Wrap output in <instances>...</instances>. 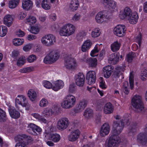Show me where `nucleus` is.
Wrapping results in <instances>:
<instances>
[{
  "instance_id": "1",
  "label": "nucleus",
  "mask_w": 147,
  "mask_h": 147,
  "mask_svg": "<svg viewBox=\"0 0 147 147\" xmlns=\"http://www.w3.org/2000/svg\"><path fill=\"white\" fill-rule=\"evenodd\" d=\"M75 30L76 27L74 25L70 23H67L61 28L59 33L61 36L68 37L74 34Z\"/></svg>"
},
{
  "instance_id": "2",
  "label": "nucleus",
  "mask_w": 147,
  "mask_h": 147,
  "mask_svg": "<svg viewBox=\"0 0 147 147\" xmlns=\"http://www.w3.org/2000/svg\"><path fill=\"white\" fill-rule=\"evenodd\" d=\"M131 104L135 111L141 113L144 110V107L141 96L138 94L134 96L131 99Z\"/></svg>"
},
{
  "instance_id": "3",
  "label": "nucleus",
  "mask_w": 147,
  "mask_h": 147,
  "mask_svg": "<svg viewBox=\"0 0 147 147\" xmlns=\"http://www.w3.org/2000/svg\"><path fill=\"white\" fill-rule=\"evenodd\" d=\"M111 132L112 134L109 139L107 146L108 147H116L120 142V138L118 136L120 132L117 129H113Z\"/></svg>"
},
{
  "instance_id": "4",
  "label": "nucleus",
  "mask_w": 147,
  "mask_h": 147,
  "mask_svg": "<svg viewBox=\"0 0 147 147\" xmlns=\"http://www.w3.org/2000/svg\"><path fill=\"white\" fill-rule=\"evenodd\" d=\"M76 101L75 96L72 95L68 94L64 98L61 104L62 107L65 109H69L73 107Z\"/></svg>"
},
{
  "instance_id": "5",
  "label": "nucleus",
  "mask_w": 147,
  "mask_h": 147,
  "mask_svg": "<svg viewBox=\"0 0 147 147\" xmlns=\"http://www.w3.org/2000/svg\"><path fill=\"white\" fill-rule=\"evenodd\" d=\"M31 138L25 134L19 135L15 138V140L19 142L17 143L15 147H27L31 141Z\"/></svg>"
},
{
  "instance_id": "6",
  "label": "nucleus",
  "mask_w": 147,
  "mask_h": 147,
  "mask_svg": "<svg viewBox=\"0 0 147 147\" xmlns=\"http://www.w3.org/2000/svg\"><path fill=\"white\" fill-rule=\"evenodd\" d=\"M56 41L55 36L52 34H48L43 36L41 39L42 44L47 47L53 45Z\"/></svg>"
},
{
  "instance_id": "7",
  "label": "nucleus",
  "mask_w": 147,
  "mask_h": 147,
  "mask_svg": "<svg viewBox=\"0 0 147 147\" xmlns=\"http://www.w3.org/2000/svg\"><path fill=\"white\" fill-rule=\"evenodd\" d=\"M59 53L57 51L53 50L44 58L43 61L47 64H51L56 62L59 57Z\"/></svg>"
},
{
  "instance_id": "8",
  "label": "nucleus",
  "mask_w": 147,
  "mask_h": 147,
  "mask_svg": "<svg viewBox=\"0 0 147 147\" xmlns=\"http://www.w3.org/2000/svg\"><path fill=\"white\" fill-rule=\"evenodd\" d=\"M64 65L68 69H75L78 65L76 59L71 55L67 56L65 59Z\"/></svg>"
},
{
  "instance_id": "9",
  "label": "nucleus",
  "mask_w": 147,
  "mask_h": 147,
  "mask_svg": "<svg viewBox=\"0 0 147 147\" xmlns=\"http://www.w3.org/2000/svg\"><path fill=\"white\" fill-rule=\"evenodd\" d=\"M109 18L106 11H101L98 12L96 16L95 20L99 23H102L106 21Z\"/></svg>"
},
{
  "instance_id": "10",
  "label": "nucleus",
  "mask_w": 147,
  "mask_h": 147,
  "mask_svg": "<svg viewBox=\"0 0 147 147\" xmlns=\"http://www.w3.org/2000/svg\"><path fill=\"white\" fill-rule=\"evenodd\" d=\"M126 31L125 26L123 25H119L114 28L113 30L114 34L119 37L124 36Z\"/></svg>"
},
{
  "instance_id": "11",
  "label": "nucleus",
  "mask_w": 147,
  "mask_h": 147,
  "mask_svg": "<svg viewBox=\"0 0 147 147\" xmlns=\"http://www.w3.org/2000/svg\"><path fill=\"white\" fill-rule=\"evenodd\" d=\"M51 129H46L45 130L46 135L45 136L48 138L49 140H52L54 142H57L61 139L60 135L57 134H51L50 133Z\"/></svg>"
},
{
  "instance_id": "12",
  "label": "nucleus",
  "mask_w": 147,
  "mask_h": 147,
  "mask_svg": "<svg viewBox=\"0 0 147 147\" xmlns=\"http://www.w3.org/2000/svg\"><path fill=\"white\" fill-rule=\"evenodd\" d=\"M26 97L23 95H19L16 98L15 100V106L20 111L22 105L26 100Z\"/></svg>"
},
{
  "instance_id": "13",
  "label": "nucleus",
  "mask_w": 147,
  "mask_h": 147,
  "mask_svg": "<svg viewBox=\"0 0 147 147\" xmlns=\"http://www.w3.org/2000/svg\"><path fill=\"white\" fill-rule=\"evenodd\" d=\"M69 124L68 119L65 117L59 119L57 123V127L58 129H66Z\"/></svg>"
},
{
  "instance_id": "14",
  "label": "nucleus",
  "mask_w": 147,
  "mask_h": 147,
  "mask_svg": "<svg viewBox=\"0 0 147 147\" xmlns=\"http://www.w3.org/2000/svg\"><path fill=\"white\" fill-rule=\"evenodd\" d=\"M131 9L127 7L124 9L120 11L119 16L120 18L122 19L128 18L133 13Z\"/></svg>"
},
{
  "instance_id": "15",
  "label": "nucleus",
  "mask_w": 147,
  "mask_h": 147,
  "mask_svg": "<svg viewBox=\"0 0 147 147\" xmlns=\"http://www.w3.org/2000/svg\"><path fill=\"white\" fill-rule=\"evenodd\" d=\"M85 77L84 75L79 73L75 76V82L77 85L80 87L82 86L84 83Z\"/></svg>"
},
{
  "instance_id": "16",
  "label": "nucleus",
  "mask_w": 147,
  "mask_h": 147,
  "mask_svg": "<svg viewBox=\"0 0 147 147\" xmlns=\"http://www.w3.org/2000/svg\"><path fill=\"white\" fill-rule=\"evenodd\" d=\"M86 78L88 80L89 84L94 83L96 80L95 72L93 71H89L87 74Z\"/></svg>"
},
{
  "instance_id": "17",
  "label": "nucleus",
  "mask_w": 147,
  "mask_h": 147,
  "mask_svg": "<svg viewBox=\"0 0 147 147\" xmlns=\"http://www.w3.org/2000/svg\"><path fill=\"white\" fill-rule=\"evenodd\" d=\"M53 90L55 91H57L63 88L64 85L63 81L61 80H57L53 82Z\"/></svg>"
},
{
  "instance_id": "18",
  "label": "nucleus",
  "mask_w": 147,
  "mask_h": 147,
  "mask_svg": "<svg viewBox=\"0 0 147 147\" xmlns=\"http://www.w3.org/2000/svg\"><path fill=\"white\" fill-rule=\"evenodd\" d=\"M80 133L78 129L73 131L69 135L68 139L69 141L73 142L76 140L80 137Z\"/></svg>"
},
{
  "instance_id": "19",
  "label": "nucleus",
  "mask_w": 147,
  "mask_h": 147,
  "mask_svg": "<svg viewBox=\"0 0 147 147\" xmlns=\"http://www.w3.org/2000/svg\"><path fill=\"white\" fill-rule=\"evenodd\" d=\"M137 142L143 146L146 145L147 143V137L143 133H140L137 136Z\"/></svg>"
},
{
  "instance_id": "20",
  "label": "nucleus",
  "mask_w": 147,
  "mask_h": 147,
  "mask_svg": "<svg viewBox=\"0 0 147 147\" xmlns=\"http://www.w3.org/2000/svg\"><path fill=\"white\" fill-rule=\"evenodd\" d=\"M120 55L119 53L112 54L109 56L108 60L110 63L116 64L118 62Z\"/></svg>"
},
{
  "instance_id": "21",
  "label": "nucleus",
  "mask_w": 147,
  "mask_h": 147,
  "mask_svg": "<svg viewBox=\"0 0 147 147\" xmlns=\"http://www.w3.org/2000/svg\"><path fill=\"white\" fill-rule=\"evenodd\" d=\"M113 67L112 66L108 65L103 68L104 77L107 78H109L113 72Z\"/></svg>"
},
{
  "instance_id": "22",
  "label": "nucleus",
  "mask_w": 147,
  "mask_h": 147,
  "mask_svg": "<svg viewBox=\"0 0 147 147\" xmlns=\"http://www.w3.org/2000/svg\"><path fill=\"white\" fill-rule=\"evenodd\" d=\"M125 117H121L120 116L117 115L115 116V118L116 120L121 119V127H125L129 125V120L127 117V115H125Z\"/></svg>"
},
{
  "instance_id": "23",
  "label": "nucleus",
  "mask_w": 147,
  "mask_h": 147,
  "mask_svg": "<svg viewBox=\"0 0 147 147\" xmlns=\"http://www.w3.org/2000/svg\"><path fill=\"white\" fill-rule=\"evenodd\" d=\"M8 109L9 115L12 118L18 119L20 116V115L19 112L14 109L13 107L9 106Z\"/></svg>"
},
{
  "instance_id": "24",
  "label": "nucleus",
  "mask_w": 147,
  "mask_h": 147,
  "mask_svg": "<svg viewBox=\"0 0 147 147\" xmlns=\"http://www.w3.org/2000/svg\"><path fill=\"white\" fill-rule=\"evenodd\" d=\"M88 102L85 99H83L80 101L78 105L77 109L75 112L78 113L83 110L87 106Z\"/></svg>"
},
{
  "instance_id": "25",
  "label": "nucleus",
  "mask_w": 147,
  "mask_h": 147,
  "mask_svg": "<svg viewBox=\"0 0 147 147\" xmlns=\"http://www.w3.org/2000/svg\"><path fill=\"white\" fill-rule=\"evenodd\" d=\"M83 60L92 67H96L97 64V59L96 58H89L87 56H85Z\"/></svg>"
},
{
  "instance_id": "26",
  "label": "nucleus",
  "mask_w": 147,
  "mask_h": 147,
  "mask_svg": "<svg viewBox=\"0 0 147 147\" xmlns=\"http://www.w3.org/2000/svg\"><path fill=\"white\" fill-rule=\"evenodd\" d=\"M138 18V13L136 12H134L127 19L130 24H134L137 23Z\"/></svg>"
},
{
  "instance_id": "27",
  "label": "nucleus",
  "mask_w": 147,
  "mask_h": 147,
  "mask_svg": "<svg viewBox=\"0 0 147 147\" xmlns=\"http://www.w3.org/2000/svg\"><path fill=\"white\" fill-rule=\"evenodd\" d=\"M92 43L90 40L85 41L82 45L81 50L83 52L87 51L91 48Z\"/></svg>"
},
{
  "instance_id": "28",
  "label": "nucleus",
  "mask_w": 147,
  "mask_h": 147,
  "mask_svg": "<svg viewBox=\"0 0 147 147\" xmlns=\"http://www.w3.org/2000/svg\"><path fill=\"white\" fill-rule=\"evenodd\" d=\"M13 18L12 15L10 14L6 15L4 18V24L7 27H10L12 24Z\"/></svg>"
},
{
  "instance_id": "29",
  "label": "nucleus",
  "mask_w": 147,
  "mask_h": 147,
  "mask_svg": "<svg viewBox=\"0 0 147 147\" xmlns=\"http://www.w3.org/2000/svg\"><path fill=\"white\" fill-rule=\"evenodd\" d=\"M33 5L32 2L30 0H23L22 7L25 9L28 10L32 8Z\"/></svg>"
},
{
  "instance_id": "30",
  "label": "nucleus",
  "mask_w": 147,
  "mask_h": 147,
  "mask_svg": "<svg viewBox=\"0 0 147 147\" xmlns=\"http://www.w3.org/2000/svg\"><path fill=\"white\" fill-rule=\"evenodd\" d=\"M54 113V112L51 108L47 107L44 108L41 113L42 116L46 118H49Z\"/></svg>"
},
{
  "instance_id": "31",
  "label": "nucleus",
  "mask_w": 147,
  "mask_h": 147,
  "mask_svg": "<svg viewBox=\"0 0 147 147\" xmlns=\"http://www.w3.org/2000/svg\"><path fill=\"white\" fill-rule=\"evenodd\" d=\"M114 109L113 106L110 102L106 104L104 107V112L106 114H109L113 113Z\"/></svg>"
},
{
  "instance_id": "32",
  "label": "nucleus",
  "mask_w": 147,
  "mask_h": 147,
  "mask_svg": "<svg viewBox=\"0 0 147 147\" xmlns=\"http://www.w3.org/2000/svg\"><path fill=\"white\" fill-rule=\"evenodd\" d=\"M28 96L30 100L32 102L36 100L37 97L36 93L33 90L30 89L28 90Z\"/></svg>"
},
{
  "instance_id": "33",
  "label": "nucleus",
  "mask_w": 147,
  "mask_h": 147,
  "mask_svg": "<svg viewBox=\"0 0 147 147\" xmlns=\"http://www.w3.org/2000/svg\"><path fill=\"white\" fill-rule=\"evenodd\" d=\"M79 2L78 0H72L69 5V8L72 11H74L78 8Z\"/></svg>"
},
{
  "instance_id": "34",
  "label": "nucleus",
  "mask_w": 147,
  "mask_h": 147,
  "mask_svg": "<svg viewBox=\"0 0 147 147\" xmlns=\"http://www.w3.org/2000/svg\"><path fill=\"white\" fill-rule=\"evenodd\" d=\"M121 46L120 42L118 41L114 42L111 45V50L113 52L117 51L119 49Z\"/></svg>"
},
{
  "instance_id": "35",
  "label": "nucleus",
  "mask_w": 147,
  "mask_h": 147,
  "mask_svg": "<svg viewBox=\"0 0 147 147\" xmlns=\"http://www.w3.org/2000/svg\"><path fill=\"white\" fill-rule=\"evenodd\" d=\"M32 115L34 117L38 119L39 121L42 123H47L48 122L47 120L38 113H35L32 114Z\"/></svg>"
},
{
  "instance_id": "36",
  "label": "nucleus",
  "mask_w": 147,
  "mask_h": 147,
  "mask_svg": "<svg viewBox=\"0 0 147 147\" xmlns=\"http://www.w3.org/2000/svg\"><path fill=\"white\" fill-rule=\"evenodd\" d=\"M26 22L29 25H31L35 24L37 22L36 17L33 16H30L25 19Z\"/></svg>"
},
{
  "instance_id": "37",
  "label": "nucleus",
  "mask_w": 147,
  "mask_h": 147,
  "mask_svg": "<svg viewBox=\"0 0 147 147\" xmlns=\"http://www.w3.org/2000/svg\"><path fill=\"white\" fill-rule=\"evenodd\" d=\"M117 3L113 0L106 6H107L109 9L111 11H113L117 9Z\"/></svg>"
},
{
  "instance_id": "38",
  "label": "nucleus",
  "mask_w": 147,
  "mask_h": 147,
  "mask_svg": "<svg viewBox=\"0 0 147 147\" xmlns=\"http://www.w3.org/2000/svg\"><path fill=\"white\" fill-rule=\"evenodd\" d=\"M101 34L100 30L98 28L94 29L91 32V36L93 38H96L100 36Z\"/></svg>"
},
{
  "instance_id": "39",
  "label": "nucleus",
  "mask_w": 147,
  "mask_h": 147,
  "mask_svg": "<svg viewBox=\"0 0 147 147\" xmlns=\"http://www.w3.org/2000/svg\"><path fill=\"white\" fill-rule=\"evenodd\" d=\"M136 57L135 53L131 52L128 54L126 56V59L129 63L131 62Z\"/></svg>"
},
{
  "instance_id": "40",
  "label": "nucleus",
  "mask_w": 147,
  "mask_h": 147,
  "mask_svg": "<svg viewBox=\"0 0 147 147\" xmlns=\"http://www.w3.org/2000/svg\"><path fill=\"white\" fill-rule=\"evenodd\" d=\"M40 30L39 26L37 25H35L31 26L29 31L32 34H37L39 33Z\"/></svg>"
},
{
  "instance_id": "41",
  "label": "nucleus",
  "mask_w": 147,
  "mask_h": 147,
  "mask_svg": "<svg viewBox=\"0 0 147 147\" xmlns=\"http://www.w3.org/2000/svg\"><path fill=\"white\" fill-rule=\"evenodd\" d=\"M41 6L42 8L45 10H48L51 8L48 0H42L41 2Z\"/></svg>"
},
{
  "instance_id": "42",
  "label": "nucleus",
  "mask_w": 147,
  "mask_h": 147,
  "mask_svg": "<svg viewBox=\"0 0 147 147\" xmlns=\"http://www.w3.org/2000/svg\"><path fill=\"white\" fill-rule=\"evenodd\" d=\"M100 45H99L96 44L94 49L91 51L90 55L92 57L97 56V53H98L99 50Z\"/></svg>"
},
{
  "instance_id": "43",
  "label": "nucleus",
  "mask_w": 147,
  "mask_h": 147,
  "mask_svg": "<svg viewBox=\"0 0 147 147\" xmlns=\"http://www.w3.org/2000/svg\"><path fill=\"white\" fill-rule=\"evenodd\" d=\"M42 84L43 86L45 88L50 89H52L53 86V84L47 80H44L42 82Z\"/></svg>"
},
{
  "instance_id": "44",
  "label": "nucleus",
  "mask_w": 147,
  "mask_h": 147,
  "mask_svg": "<svg viewBox=\"0 0 147 147\" xmlns=\"http://www.w3.org/2000/svg\"><path fill=\"white\" fill-rule=\"evenodd\" d=\"M19 0H10L9 2V7L11 9L15 8L18 4Z\"/></svg>"
},
{
  "instance_id": "45",
  "label": "nucleus",
  "mask_w": 147,
  "mask_h": 147,
  "mask_svg": "<svg viewBox=\"0 0 147 147\" xmlns=\"http://www.w3.org/2000/svg\"><path fill=\"white\" fill-rule=\"evenodd\" d=\"M26 59L24 56H21L18 59L17 64L18 66H20L23 65L26 62Z\"/></svg>"
},
{
  "instance_id": "46",
  "label": "nucleus",
  "mask_w": 147,
  "mask_h": 147,
  "mask_svg": "<svg viewBox=\"0 0 147 147\" xmlns=\"http://www.w3.org/2000/svg\"><path fill=\"white\" fill-rule=\"evenodd\" d=\"M7 32V28L3 26H0V36L2 37L5 36Z\"/></svg>"
},
{
  "instance_id": "47",
  "label": "nucleus",
  "mask_w": 147,
  "mask_h": 147,
  "mask_svg": "<svg viewBox=\"0 0 147 147\" xmlns=\"http://www.w3.org/2000/svg\"><path fill=\"white\" fill-rule=\"evenodd\" d=\"M33 44L31 43L26 44L24 45L22 49L25 52L29 51L33 47Z\"/></svg>"
},
{
  "instance_id": "48",
  "label": "nucleus",
  "mask_w": 147,
  "mask_h": 147,
  "mask_svg": "<svg viewBox=\"0 0 147 147\" xmlns=\"http://www.w3.org/2000/svg\"><path fill=\"white\" fill-rule=\"evenodd\" d=\"M34 68L33 67L30 66L21 69L20 70V72L22 73H27L33 71Z\"/></svg>"
},
{
  "instance_id": "49",
  "label": "nucleus",
  "mask_w": 147,
  "mask_h": 147,
  "mask_svg": "<svg viewBox=\"0 0 147 147\" xmlns=\"http://www.w3.org/2000/svg\"><path fill=\"white\" fill-rule=\"evenodd\" d=\"M23 39L19 38H16L13 40V44L16 46H18L22 45L24 43Z\"/></svg>"
},
{
  "instance_id": "50",
  "label": "nucleus",
  "mask_w": 147,
  "mask_h": 147,
  "mask_svg": "<svg viewBox=\"0 0 147 147\" xmlns=\"http://www.w3.org/2000/svg\"><path fill=\"white\" fill-rule=\"evenodd\" d=\"M7 119L5 112L0 108V121H5Z\"/></svg>"
},
{
  "instance_id": "51",
  "label": "nucleus",
  "mask_w": 147,
  "mask_h": 147,
  "mask_svg": "<svg viewBox=\"0 0 147 147\" xmlns=\"http://www.w3.org/2000/svg\"><path fill=\"white\" fill-rule=\"evenodd\" d=\"M93 112L92 110L90 109H87L85 111L84 115L88 118L91 117L92 115Z\"/></svg>"
},
{
  "instance_id": "52",
  "label": "nucleus",
  "mask_w": 147,
  "mask_h": 147,
  "mask_svg": "<svg viewBox=\"0 0 147 147\" xmlns=\"http://www.w3.org/2000/svg\"><path fill=\"white\" fill-rule=\"evenodd\" d=\"M129 84L131 89H132L134 87V80L133 73H130L129 76Z\"/></svg>"
},
{
  "instance_id": "53",
  "label": "nucleus",
  "mask_w": 147,
  "mask_h": 147,
  "mask_svg": "<svg viewBox=\"0 0 147 147\" xmlns=\"http://www.w3.org/2000/svg\"><path fill=\"white\" fill-rule=\"evenodd\" d=\"M48 103L47 100L45 98H43L40 101L39 105L41 107H44L47 106Z\"/></svg>"
},
{
  "instance_id": "54",
  "label": "nucleus",
  "mask_w": 147,
  "mask_h": 147,
  "mask_svg": "<svg viewBox=\"0 0 147 147\" xmlns=\"http://www.w3.org/2000/svg\"><path fill=\"white\" fill-rule=\"evenodd\" d=\"M134 40L136 42H137L140 46L142 40V34L140 32L135 37Z\"/></svg>"
},
{
  "instance_id": "55",
  "label": "nucleus",
  "mask_w": 147,
  "mask_h": 147,
  "mask_svg": "<svg viewBox=\"0 0 147 147\" xmlns=\"http://www.w3.org/2000/svg\"><path fill=\"white\" fill-rule=\"evenodd\" d=\"M140 78L143 81L146 80L147 78V71L144 70L142 71L140 75Z\"/></svg>"
},
{
  "instance_id": "56",
  "label": "nucleus",
  "mask_w": 147,
  "mask_h": 147,
  "mask_svg": "<svg viewBox=\"0 0 147 147\" xmlns=\"http://www.w3.org/2000/svg\"><path fill=\"white\" fill-rule=\"evenodd\" d=\"M99 82L100 83V86L101 88L103 89L106 88L105 82L103 78L100 77L99 78Z\"/></svg>"
},
{
  "instance_id": "57",
  "label": "nucleus",
  "mask_w": 147,
  "mask_h": 147,
  "mask_svg": "<svg viewBox=\"0 0 147 147\" xmlns=\"http://www.w3.org/2000/svg\"><path fill=\"white\" fill-rule=\"evenodd\" d=\"M109 131V129H100V134L101 136H104L108 135Z\"/></svg>"
},
{
  "instance_id": "58",
  "label": "nucleus",
  "mask_w": 147,
  "mask_h": 147,
  "mask_svg": "<svg viewBox=\"0 0 147 147\" xmlns=\"http://www.w3.org/2000/svg\"><path fill=\"white\" fill-rule=\"evenodd\" d=\"M128 86V82L126 81L125 82H124L123 88L125 93L127 94H128L129 93Z\"/></svg>"
},
{
  "instance_id": "59",
  "label": "nucleus",
  "mask_w": 147,
  "mask_h": 147,
  "mask_svg": "<svg viewBox=\"0 0 147 147\" xmlns=\"http://www.w3.org/2000/svg\"><path fill=\"white\" fill-rule=\"evenodd\" d=\"M36 59V56L34 55H30L27 58V60L29 63H31L34 62Z\"/></svg>"
},
{
  "instance_id": "60",
  "label": "nucleus",
  "mask_w": 147,
  "mask_h": 147,
  "mask_svg": "<svg viewBox=\"0 0 147 147\" xmlns=\"http://www.w3.org/2000/svg\"><path fill=\"white\" fill-rule=\"evenodd\" d=\"M87 32L85 31H82L79 32L77 35V38L79 39L82 38L83 37L86 35Z\"/></svg>"
},
{
  "instance_id": "61",
  "label": "nucleus",
  "mask_w": 147,
  "mask_h": 147,
  "mask_svg": "<svg viewBox=\"0 0 147 147\" xmlns=\"http://www.w3.org/2000/svg\"><path fill=\"white\" fill-rule=\"evenodd\" d=\"M81 17L79 13H76L72 17V20L74 22L79 21Z\"/></svg>"
},
{
  "instance_id": "62",
  "label": "nucleus",
  "mask_w": 147,
  "mask_h": 147,
  "mask_svg": "<svg viewBox=\"0 0 147 147\" xmlns=\"http://www.w3.org/2000/svg\"><path fill=\"white\" fill-rule=\"evenodd\" d=\"M69 91L71 93H74L75 92V88L74 84H71L69 85Z\"/></svg>"
},
{
  "instance_id": "63",
  "label": "nucleus",
  "mask_w": 147,
  "mask_h": 147,
  "mask_svg": "<svg viewBox=\"0 0 147 147\" xmlns=\"http://www.w3.org/2000/svg\"><path fill=\"white\" fill-rule=\"evenodd\" d=\"M36 36L33 34H29L26 37L27 39L29 41H32L36 39Z\"/></svg>"
},
{
  "instance_id": "64",
  "label": "nucleus",
  "mask_w": 147,
  "mask_h": 147,
  "mask_svg": "<svg viewBox=\"0 0 147 147\" xmlns=\"http://www.w3.org/2000/svg\"><path fill=\"white\" fill-rule=\"evenodd\" d=\"M26 16V13L22 11L20 13L18 16L19 19L21 20L24 18Z\"/></svg>"
}]
</instances>
